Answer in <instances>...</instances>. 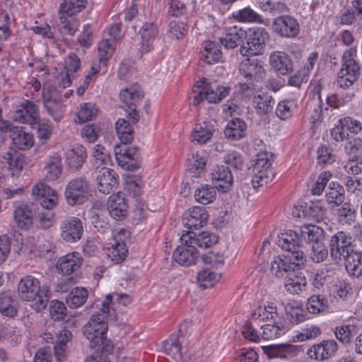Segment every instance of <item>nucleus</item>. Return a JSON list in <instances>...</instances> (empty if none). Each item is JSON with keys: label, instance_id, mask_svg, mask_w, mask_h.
<instances>
[{"label": "nucleus", "instance_id": "f257e3e1", "mask_svg": "<svg viewBox=\"0 0 362 362\" xmlns=\"http://www.w3.org/2000/svg\"><path fill=\"white\" fill-rule=\"evenodd\" d=\"M110 296H106L103 300H95L88 308L91 316L83 327V334L89 340L90 347L105 353L113 349L112 342L106 337L107 321L116 319L110 314Z\"/></svg>", "mask_w": 362, "mask_h": 362}, {"label": "nucleus", "instance_id": "f03ea898", "mask_svg": "<svg viewBox=\"0 0 362 362\" xmlns=\"http://www.w3.org/2000/svg\"><path fill=\"white\" fill-rule=\"evenodd\" d=\"M17 291L19 298L31 303L32 308L36 312L44 310L50 298L49 289L41 286L40 280L31 275L25 276L19 281Z\"/></svg>", "mask_w": 362, "mask_h": 362}, {"label": "nucleus", "instance_id": "7ed1b4c3", "mask_svg": "<svg viewBox=\"0 0 362 362\" xmlns=\"http://www.w3.org/2000/svg\"><path fill=\"white\" fill-rule=\"evenodd\" d=\"M273 162V154L269 151H260L255 155L251 166V182L255 189L263 187L273 182L275 175Z\"/></svg>", "mask_w": 362, "mask_h": 362}, {"label": "nucleus", "instance_id": "20e7f679", "mask_svg": "<svg viewBox=\"0 0 362 362\" xmlns=\"http://www.w3.org/2000/svg\"><path fill=\"white\" fill-rule=\"evenodd\" d=\"M87 3V0H62L59 30L62 34L72 35L78 30V22L74 16L83 11Z\"/></svg>", "mask_w": 362, "mask_h": 362}, {"label": "nucleus", "instance_id": "39448f33", "mask_svg": "<svg viewBox=\"0 0 362 362\" xmlns=\"http://www.w3.org/2000/svg\"><path fill=\"white\" fill-rule=\"evenodd\" d=\"M229 92V87L210 83L206 78L197 81L192 89L193 98L197 103L206 100L209 103H217L226 98Z\"/></svg>", "mask_w": 362, "mask_h": 362}, {"label": "nucleus", "instance_id": "423d86ee", "mask_svg": "<svg viewBox=\"0 0 362 362\" xmlns=\"http://www.w3.org/2000/svg\"><path fill=\"white\" fill-rule=\"evenodd\" d=\"M356 56V47H351L343 54L342 66L337 77L338 84L341 88L351 86L359 76L360 66L355 59Z\"/></svg>", "mask_w": 362, "mask_h": 362}, {"label": "nucleus", "instance_id": "0eeeda50", "mask_svg": "<svg viewBox=\"0 0 362 362\" xmlns=\"http://www.w3.org/2000/svg\"><path fill=\"white\" fill-rule=\"evenodd\" d=\"M246 45L240 47V52L243 56L261 55L264 52L266 43L269 40V33L263 28L254 27L246 33Z\"/></svg>", "mask_w": 362, "mask_h": 362}, {"label": "nucleus", "instance_id": "6e6552de", "mask_svg": "<svg viewBox=\"0 0 362 362\" xmlns=\"http://www.w3.org/2000/svg\"><path fill=\"white\" fill-rule=\"evenodd\" d=\"M92 196L89 182L84 178L77 177L70 180L66 186L64 197L70 206L81 205Z\"/></svg>", "mask_w": 362, "mask_h": 362}, {"label": "nucleus", "instance_id": "1a4fd4ad", "mask_svg": "<svg viewBox=\"0 0 362 362\" xmlns=\"http://www.w3.org/2000/svg\"><path fill=\"white\" fill-rule=\"evenodd\" d=\"M303 252H294L274 257L271 262L270 271L276 277H283L303 264Z\"/></svg>", "mask_w": 362, "mask_h": 362}, {"label": "nucleus", "instance_id": "9d476101", "mask_svg": "<svg viewBox=\"0 0 362 362\" xmlns=\"http://www.w3.org/2000/svg\"><path fill=\"white\" fill-rule=\"evenodd\" d=\"M193 237H194V231H187L183 233L180 237V245L173 252V259L180 265L188 267L196 262L199 255L192 240Z\"/></svg>", "mask_w": 362, "mask_h": 362}, {"label": "nucleus", "instance_id": "9b49d317", "mask_svg": "<svg viewBox=\"0 0 362 362\" xmlns=\"http://www.w3.org/2000/svg\"><path fill=\"white\" fill-rule=\"evenodd\" d=\"M128 236V231L124 229L112 232V237L105 248L107 255L112 262L118 264L125 259L128 253L125 241Z\"/></svg>", "mask_w": 362, "mask_h": 362}, {"label": "nucleus", "instance_id": "f8f14e48", "mask_svg": "<svg viewBox=\"0 0 362 362\" xmlns=\"http://www.w3.org/2000/svg\"><path fill=\"white\" fill-rule=\"evenodd\" d=\"M240 86L243 92L248 91L247 93V102L257 115H265L272 111L274 100L271 95L262 90H250L248 84L240 83Z\"/></svg>", "mask_w": 362, "mask_h": 362}, {"label": "nucleus", "instance_id": "ddd939ff", "mask_svg": "<svg viewBox=\"0 0 362 362\" xmlns=\"http://www.w3.org/2000/svg\"><path fill=\"white\" fill-rule=\"evenodd\" d=\"M362 130L361 122L351 117L340 118L330 130L331 137L336 142L348 140L351 135H356Z\"/></svg>", "mask_w": 362, "mask_h": 362}, {"label": "nucleus", "instance_id": "4468645a", "mask_svg": "<svg viewBox=\"0 0 362 362\" xmlns=\"http://www.w3.org/2000/svg\"><path fill=\"white\" fill-rule=\"evenodd\" d=\"M0 131L9 133L12 145L20 150H28L34 145V137L32 133L25 131L22 127H13L6 121L0 122Z\"/></svg>", "mask_w": 362, "mask_h": 362}, {"label": "nucleus", "instance_id": "2eb2a0df", "mask_svg": "<svg viewBox=\"0 0 362 362\" xmlns=\"http://www.w3.org/2000/svg\"><path fill=\"white\" fill-rule=\"evenodd\" d=\"M42 98L45 107L50 116L56 121L61 120L65 106L59 98V91L49 83H45L43 88Z\"/></svg>", "mask_w": 362, "mask_h": 362}, {"label": "nucleus", "instance_id": "dca6fc26", "mask_svg": "<svg viewBox=\"0 0 362 362\" xmlns=\"http://www.w3.org/2000/svg\"><path fill=\"white\" fill-rule=\"evenodd\" d=\"M94 180L100 192L108 194L117 188L119 185V175L108 167L94 170Z\"/></svg>", "mask_w": 362, "mask_h": 362}, {"label": "nucleus", "instance_id": "f3484780", "mask_svg": "<svg viewBox=\"0 0 362 362\" xmlns=\"http://www.w3.org/2000/svg\"><path fill=\"white\" fill-rule=\"evenodd\" d=\"M115 155L118 165L125 170H134L139 167L140 155L136 147L117 145Z\"/></svg>", "mask_w": 362, "mask_h": 362}, {"label": "nucleus", "instance_id": "a211bd4d", "mask_svg": "<svg viewBox=\"0 0 362 362\" xmlns=\"http://www.w3.org/2000/svg\"><path fill=\"white\" fill-rule=\"evenodd\" d=\"M32 195L43 209L47 210H52L59 204V195L57 191L42 182L33 186Z\"/></svg>", "mask_w": 362, "mask_h": 362}, {"label": "nucleus", "instance_id": "6ab92c4d", "mask_svg": "<svg viewBox=\"0 0 362 362\" xmlns=\"http://www.w3.org/2000/svg\"><path fill=\"white\" fill-rule=\"evenodd\" d=\"M272 30L281 37L293 38L298 35L300 26L296 18L284 15L274 19Z\"/></svg>", "mask_w": 362, "mask_h": 362}, {"label": "nucleus", "instance_id": "aec40b11", "mask_svg": "<svg viewBox=\"0 0 362 362\" xmlns=\"http://www.w3.org/2000/svg\"><path fill=\"white\" fill-rule=\"evenodd\" d=\"M213 186L221 193L229 192L233 184V176L228 167L223 165H215L210 173Z\"/></svg>", "mask_w": 362, "mask_h": 362}, {"label": "nucleus", "instance_id": "412c9836", "mask_svg": "<svg viewBox=\"0 0 362 362\" xmlns=\"http://www.w3.org/2000/svg\"><path fill=\"white\" fill-rule=\"evenodd\" d=\"M83 233V223L78 217H69L64 219L60 225V236L66 243H74L79 241Z\"/></svg>", "mask_w": 362, "mask_h": 362}, {"label": "nucleus", "instance_id": "4be33fe9", "mask_svg": "<svg viewBox=\"0 0 362 362\" xmlns=\"http://www.w3.org/2000/svg\"><path fill=\"white\" fill-rule=\"evenodd\" d=\"M351 241V237L343 231L332 235L329 241L331 256L334 259L345 258L353 251Z\"/></svg>", "mask_w": 362, "mask_h": 362}, {"label": "nucleus", "instance_id": "5701e85b", "mask_svg": "<svg viewBox=\"0 0 362 362\" xmlns=\"http://www.w3.org/2000/svg\"><path fill=\"white\" fill-rule=\"evenodd\" d=\"M38 117L37 106L34 103L27 100L16 105L13 113V118L15 121L28 124L33 128L37 124Z\"/></svg>", "mask_w": 362, "mask_h": 362}, {"label": "nucleus", "instance_id": "b1692460", "mask_svg": "<svg viewBox=\"0 0 362 362\" xmlns=\"http://www.w3.org/2000/svg\"><path fill=\"white\" fill-rule=\"evenodd\" d=\"M337 350V343L333 339H327L312 345L307 350V355L310 359L323 361L334 356Z\"/></svg>", "mask_w": 362, "mask_h": 362}, {"label": "nucleus", "instance_id": "393cba45", "mask_svg": "<svg viewBox=\"0 0 362 362\" xmlns=\"http://www.w3.org/2000/svg\"><path fill=\"white\" fill-rule=\"evenodd\" d=\"M83 264V257L78 252H71L62 256L56 262L59 274L69 276L78 271Z\"/></svg>", "mask_w": 362, "mask_h": 362}, {"label": "nucleus", "instance_id": "a878e982", "mask_svg": "<svg viewBox=\"0 0 362 362\" xmlns=\"http://www.w3.org/2000/svg\"><path fill=\"white\" fill-rule=\"evenodd\" d=\"M107 209L112 218L116 220L124 218L128 213V201L122 192L112 193L107 199Z\"/></svg>", "mask_w": 362, "mask_h": 362}, {"label": "nucleus", "instance_id": "bb28decb", "mask_svg": "<svg viewBox=\"0 0 362 362\" xmlns=\"http://www.w3.org/2000/svg\"><path fill=\"white\" fill-rule=\"evenodd\" d=\"M269 64L274 73L285 76L293 70V61L291 57L283 51H273L269 57Z\"/></svg>", "mask_w": 362, "mask_h": 362}, {"label": "nucleus", "instance_id": "cd10ccee", "mask_svg": "<svg viewBox=\"0 0 362 362\" xmlns=\"http://www.w3.org/2000/svg\"><path fill=\"white\" fill-rule=\"evenodd\" d=\"M158 34V28L153 23H145L139 31L140 36V48L139 54L142 57L144 54L151 52L153 48V43Z\"/></svg>", "mask_w": 362, "mask_h": 362}, {"label": "nucleus", "instance_id": "c85d7f7f", "mask_svg": "<svg viewBox=\"0 0 362 362\" xmlns=\"http://www.w3.org/2000/svg\"><path fill=\"white\" fill-rule=\"evenodd\" d=\"M216 132L215 122L212 120H203L193 127L190 138L192 142L198 144L207 143Z\"/></svg>", "mask_w": 362, "mask_h": 362}, {"label": "nucleus", "instance_id": "c756f323", "mask_svg": "<svg viewBox=\"0 0 362 362\" xmlns=\"http://www.w3.org/2000/svg\"><path fill=\"white\" fill-rule=\"evenodd\" d=\"M80 68V61L76 54H70L65 60L64 66L57 76L59 86L63 88L69 87L74 78V74Z\"/></svg>", "mask_w": 362, "mask_h": 362}, {"label": "nucleus", "instance_id": "7c9ffc66", "mask_svg": "<svg viewBox=\"0 0 362 362\" xmlns=\"http://www.w3.org/2000/svg\"><path fill=\"white\" fill-rule=\"evenodd\" d=\"M241 74L250 81H258L264 76L265 69L262 63L257 59H245L240 65Z\"/></svg>", "mask_w": 362, "mask_h": 362}, {"label": "nucleus", "instance_id": "2f4dec72", "mask_svg": "<svg viewBox=\"0 0 362 362\" xmlns=\"http://www.w3.org/2000/svg\"><path fill=\"white\" fill-rule=\"evenodd\" d=\"M209 216L206 209L202 206H193L185 214L183 218L184 225L192 231V229H199L204 226L208 220Z\"/></svg>", "mask_w": 362, "mask_h": 362}, {"label": "nucleus", "instance_id": "473e14b6", "mask_svg": "<svg viewBox=\"0 0 362 362\" xmlns=\"http://www.w3.org/2000/svg\"><path fill=\"white\" fill-rule=\"evenodd\" d=\"M63 170L62 158L59 153H52L47 158L43 168L44 177L46 180H58Z\"/></svg>", "mask_w": 362, "mask_h": 362}, {"label": "nucleus", "instance_id": "72a5a7b5", "mask_svg": "<svg viewBox=\"0 0 362 362\" xmlns=\"http://www.w3.org/2000/svg\"><path fill=\"white\" fill-rule=\"evenodd\" d=\"M263 351L269 358L285 359L296 356L299 349L296 345L285 343L264 346Z\"/></svg>", "mask_w": 362, "mask_h": 362}, {"label": "nucleus", "instance_id": "f704fd0d", "mask_svg": "<svg viewBox=\"0 0 362 362\" xmlns=\"http://www.w3.org/2000/svg\"><path fill=\"white\" fill-rule=\"evenodd\" d=\"M307 288V279L300 272L289 274L285 278L284 288L291 295H300L306 291Z\"/></svg>", "mask_w": 362, "mask_h": 362}, {"label": "nucleus", "instance_id": "c9c22d12", "mask_svg": "<svg viewBox=\"0 0 362 362\" xmlns=\"http://www.w3.org/2000/svg\"><path fill=\"white\" fill-rule=\"evenodd\" d=\"M223 53L219 42L207 40L202 43L201 59L208 64L221 62Z\"/></svg>", "mask_w": 362, "mask_h": 362}, {"label": "nucleus", "instance_id": "e433bc0d", "mask_svg": "<svg viewBox=\"0 0 362 362\" xmlns=\"http://www.w3.org/2000/svg\"><path fill=\"white\" fill-rule=\"evenodd\" d=\"M65 162L71 170H78L87 158V153L82 145H76L67 149L64 153Z\"/></svg>", "mask_w": 362, "mask_h": 362}, {"label": "nucleus", "instance_id": "4c0bfd02", "mask_svg": "<svg viewBox=\"0 0 362 362\" xmlns=\"http://www.w3.org/2000/svg\"><path fill=\"white\" fill-rule=\"evenodd\" d=\"M251 317L252 320L262 322H274L284 319L279 313L276 303L273 302H267L264 305L257 307L252 313Z\"/></svg>", "mask_w": 362, "mask_h": 362}, {"label": "nucleus", "instance_id": "58836bf2", "mask_svg": "<svg viewBox=\"0 0 362 362\" xmlns=\"http://www.w3.org/2000/svg\"><path fill=\"white\" fill-rule=\"evenodd\" d=\"M301 238L298 233L291 230H286L278 235V245L287 253L294 252H303L301 247Z\"/></svg>", "mask_w": 362, "mask_h": 362}, {"label": "nucleus", "instance_id": "ea45409f", "mask_svg": "<svg viewBox=\"0 0 362 362\" xmlns=\"http://www.w3.org/2000/svg\"><path fill=\"white\" fill-rule=\"evenodd\" d=\"M286 315L293 324L298 325L308 319V313L301 302L296 300H289L285 304Z\"/></svg>", "mask_w": 362, "mask_h": 362}, {"label": "nucleus", "instance_id": "a19ab883", "mask_svg": "<svg viewBox=\"0 0 362 362\" xmlns=\"http://www.w3.org/2000/svg\"><path fill=\"white\" fill-rule=\"evenodd\" d=\"M329 303L327 298L324 295L313 294L306 300L305 308L308 314L319 315L328 311Z\"/></svg>", "mask_w": 362, "mask_h": 362}, {"label": "nucleus", "instance_id": "79ce46f5", "mask_svg": "<svg viewBox=\"0 0 362 362\" xmlns=\"http://www.w3.org/2000/svg\"><path fill=\"white\" fill-rule=\"evenodd\" d=\"M2 162L7 165L13 177H18L21 175L25 163L22 153L13 148L9 149L4 155Z\"/></svg>", "mask_w": 362, "mask_h": 362}, {"label": "nucleus", "instance_id": "37998d69", "mask_svg": "<svg viewBox=\"0 0 362 362\" xmlns=\"http://www.w3.org/2000/svg\"><path fill=\"white\" fill-rule=\"evenodd\" d=\"M247 133V124L240 118L230 119L224 129V135L231 141H238L244 138Z\"/></svg>", "mask_w": 362, "mask_h": 362}, {"label": "nucleus", "instance_id": "c03bdc74", "mask_svg": "<svg viewBox=\"0 0 362 362\" xmlns=\"http://www.w3.org/2000/svg\"><path fill=\"white\" fill-rule=\"evenodd\" d=\"M246 32L238 26L227 29L223 37L220 39L221 43L227 49H234L238 47L245 37Z\"/></svg>", "mask_w": 362, "mask_h": 362}, {"label": "nucleus", "instance_id": "a18cd8bd", "mask_svg": "<svg viewBox=\"0 0 362 362\" xmlns=\"http://www.w3.org/2000/svg\"><path fill=\"white\" fill-rule=\"evenodd\" d=\"M13 220L18 228L27 230L33 226V216L29 206L20 205L13 211Z\"/></svg>", "mask_w": 362, "mask_h": 362}, {"label": "nucleus", "instance_id": "49530a36", "mask_svg": "<svg viewBox=\"0 0 362 362\" xmlns=\"http://www.w3.org/2000/svg\"><path fill=\"white\" fill-rule=\"evenodd\" d=\"M232 16L236 21L240 23H257L263 24L266 26L269 25V20H264L262 16L255 12L250 7H245L238 11H234Z\"/></svg>", "mask_w": 362, "mask_h": 362}, {"label": "nucleus", "instance_id": "de8ad7c7", "mask_svg": "<svg viewBox=\"0 0 362 362\" xmlns=\"http://www.w3.org/2000/svg\"><path fill=\"white\" fill-rule=\"evenodd\" d=\"M272 323L266 324L262 326V337L266 340L275 339L284 335L287 328L285 325L284 319L272 322Z\"/></svg>", "mask_w": 362, "mask_h": 362}, {"label": "nucleus", "instance_id": "09e8293b", "mask_svg": "<svg viewBox=\"0 0 362 362\" xmlns=\"http://www.w3.org/2000/svg\"><path fill=\"white\" fill-rule=\"evenodd\" d=\"M344 259L347 272L362 279V252L353 250Z\"/></svg>", "mask_w": 362, "mask_h": 362}, {"label": "nucleus", "instance_id": "8fccbe9b", "mask_svg": "<svg viewBox=\"0 0 362 362\" xmlns=\"http://www.w3.org/2000/svg\"><path fill=\"white\" fill-rule=\"evenodd\" d=\"M321 334L320 327L314 324H307L300 331L294 332L291 336V341L303 342L312 340Z\"/></svg>", "mask_w": 362, "mask_h": 362}, {"label": "nucleus", "instance_id": "3c124183", "mask_svg": "<svg viewBox=\"0 0 362 362\" xmlns=\"http://www.w3.org/2000/svg\"><path fill=\"white\" fill-rule=\"evenodd\" d=\"M98 108L92 103H84L79 105L76 112L75 122L83 124L88 121L93 120L98 114Z\"/></svg>", "mask_w": 362, "mask_h": 362}, {"label": "nucleus", "instance_id": "603ef678", "mask_svg": "<svg viewBox=\"0 0 362 362\" xmlns=\"http://www.w3.org/2000/svg\"><path fill=\"white\" fill-rule=\"evenodd\" d=\"M300 238L305 241L315 244L321 242L324 236V230L320 227L314 224H303L300 227Z\"/></svg>", "mask_w": 362, "mask_h": 362}, {"label": "nucleus", "instance_id": "864d4df0", "mask_svg": "<svg viewBox=\"0 0 362 362\" xmlns=\"http://www.w3.org/2000/svg\"><path fill=\"white\" fill-rule=\"evenodd\" d=\"M92 157L95 170L107 167L112 163L109 151L100 144H96L93 147Z\"/></svg>", "mask_w": 362, "mask_h": 362}, {"label": "nucleus", "instance_id": "5fc2aeb1", "mask_svg": "<svg viewBox=\"0 0 362 362\" xmlns=\"http://www.w3.org/2000/svg\"><path fill=\"white\" fill-rule=\"evenodd\" d=\"M164 352L173 358L175 361L182 358V348L176 335H171L163 343Z\"/></svg>", "mask_w": 362, "mask_h": 362}, {"label": "nucleus", "instance_id": "6e6d98bb", "mask_svg": "<svg viewBox=\"0 0 362 362\" xmlns=\"http://www.w3.org/2000/svg\"><path fill=\"white\" fill-rule=\"evenodd\" d=\"M214 186L205 184L197 187L194 192L195 200L202 204L214 202L216 198V191Z\"/></svg>", "mask_w": 362, "mask_h": 362}, {"label": "nucleus", "instance_id": "4d7b16f0", "mask_svg": "<svg viewBox=\"0 0 362 362\" xmlns=\"http://www.w3.org/2000/svg\"><path fill=\"white\" fill-rule=\"evenodd\" d=\"M88 293L83 287H75L66 297V304L71 308H78L86 301Z\"/></svg>", "mask_w": 362, "mask_h": 362}, {"label": "nucleus", "instance_id": "13d9d810", "mask_svg": "<svg viewBox=\"0 0 362 362\" xmlns=\"http://www.w3.org/2000/svg\"><path fill=\"white\" fill-rule=\"evenodd\" d=\"M25 247L31 254L35 256L44 257L52 250V245L49 241L32 238L28 239Z\"/></svg>", "mask_w": 362, "mask_h": 362}, {"label": "nucleus", "instance_id": "bf43d9fd", "mask_svg": "<svg viewBox=\"0 0 362 362\" xmlns=\"http://www.w3.org/2000/svg\"><path fill=\"white\" fill-rule=\"evenodd\" d=\"M326 209L321 201L312 202L309 205L305 206V218L308 220H313L317 222L322 220L325 216Z\"/></svg>", "mask_w": 362, "mask_h": 362}, {"label": "nucleus", "instance_id": "052dcab7", "mask_svg": "<svg viewBox=\"0 0 362 362\" xmlns=\"http://www.w3.org/2000/svg\"><path fill=\"white\" fill-rule=\"evenodd\" d=\"M221 279V274L209 269H203L197 274L198 284L204 288H208L215 286Z\"/></svg>", "mask_w": 362, "mask_h": 362}, {"label": "nucleus", "instance_id": "680f3d73", "mask_svg": "<svg viewBox=\"0 0 362 362\" xmlns=\"http://www.w3.org/2000/svg\"><path fill=\"white\" fill-rule=\"evenodd\" d=\"M117 134L123 144L130 143L134 138V129L125 119H118L115 124Z\"/></svg>", "mask_w": 362, "mask_h": 362}, {"label": "nucleus", "instance_id": "e2e57ef3", "mask_svg": "<svg viewBox=\"0 0 362 362\" xmlns=\"http://www.w3.org/2000/svg\"><path fill=\"white\" fill-rule=\"evenodd\" d=\"M297 107L298 103L295 99L282 100L276 106V116L281 120H286L293 116Z\"/></svg>", "mask_w": 362, "mask_h": 362}, {"label": "nucleus", "instance_id": "0e129e2a", "mask_svg": "<svg viewBox=\"0 0 362 362\" xmlns=\"http://www.w3.org/2000/svg\"><path fill=\"white\" fill-rule=\"evenodd\" d=\"M327 201L336 205L341 204L344 200V189L341 185L335 182L329 183L326 192Z\"/></svg>", "mask_w": 362, "mask_h": 362}, {"label": "nucleus", "instance_id": "69168bd1", "mask_svg": "<svg viewBox=\"0 0 362 362\" xmlns=\"http://www.w3.org/2000/svg\"><path fill=\"white\" fill-rule=\"evenodd\" d=\"M187 166L194 177H199L205 170L206 159L197 153H192L187 160Z\"/></svg>", "mask_w": 362, "mask_h": 362}, {"label": "nucleus", "instance_id": "338daca9", "mask_svg": "<svg viewBox=\"0 0 362 362\" xmlns=\"http://www.w3.org/2000/svg\"><path fill=\"white\" fill-rule=\"evenodd\" d=\"M0 313L4 316L11 318L15 317L18 314L16 303L8 294L0 295Z\"/></svg>", "mask_w": 362, "mask_h": 362}, {"label": "nucleus", "instance_id": "774afa93", "mask_svg": "<svg viewBox=\"0 0 362 362\" xmlns=\"http://www.w3.org/2000/svg\"><path fill=\"white\" fill-rule=\"evenodd\" d=\"M330 292L334 298L347 300L352 295V286L348 281L339 280L332 286Z\"/></svg>", "mask_w": 362, "mask_h": 362}]
</instances>
